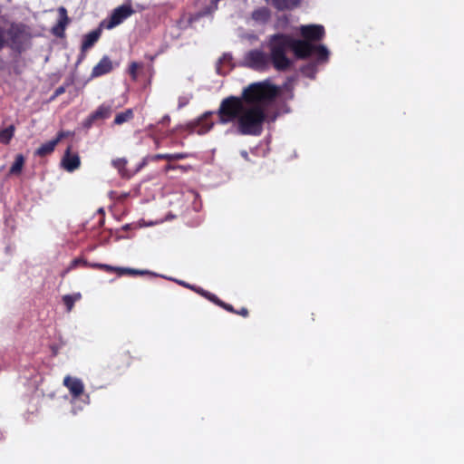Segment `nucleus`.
Instances as JSON below:
<instances>
[{"instance_id":"f257e3e1","label":"nucleus","mask_w":464,"mask_h":464,"mask_svg":"<svg viewBox=\"0 0 464 464\" xmlns=\"http://www.w3.org/2000/svg\"><path fill=\"white\" fill-rule=\"evenodd\" d=\"M278 93L279 88L268 80L247 85L240 96L221 101L217 112L219 123L231 124L240 135H260Z\"/></svg>"},{"instance_id":"f03ea898","label":"nucleus","mask_w":464,"mask_h":464,"mask_svg":"<svg viewBox=\"0 0 464 464\" xmlns=\"http://www.w3.org/2000/svg\"><path fill=\"white\" fill-rule=\"evenodd\" d=\"M270 55L260 49L250 50L244 55L242 64L256 71H266L271 63L278 71H285L291 65L286 51L292 50L297 58L303 59L313 46L306 42L297 41L291 35L276 34L269 37Z\"/></svg>"},{"instance_id":"7ed1b4c3","label":"nucleus","mask_w":464,"mask_h":464,"mask_svg":"<svg viewBox=\"0 0 464 464\" xmlns=\"http://www.w3.org/2000/svg\"><path fill=\"white\" fill-rule=\"evenodd\" d=\"M300 32L303 37V42H306L313 46V51L310 52L304 58L314 57L319 63H324L328 60L329 51L324 45H316L312 41L321 40L324 35V28L319 24L302 25Z\"/></svg>"},{"instance_id":"20e7f679","label":"nucleus","mask_w":464,"mask_h":464,"mask_svg":"<svg viewBox=\"0 0 464 464\" xmlns=\"http://www.w3.org/2000/svg\"><path fill=\"white\" fill-rule=\"evenodd\" d=\"M134 13L135 11L132 8L130 0H127L126 3L116 7L111 14L110 17L102 22L101 26L111 30L120 25Z\"/></svg>"},{"instance_id":"39448f33","label":"nucleus","mask_w":464,"mask_h":464,"mask_svg":"<svg viewBox=\"0 0 464 464\" xmlns=\"http://www.w3.org/2000/svg\"><path fill=\"white\" fill-rule=\"evenodd\" d=\"M63 383L72 397V403H74L75 400L84 392V384L79 378L67 375L64 377Z\"/></svg>"},{"instance_id":"423d86ee","label":"nucleus","mask_w":464,"mask_h":464,"mask_svg":"<svg viewBox=\"0 0 464 464\" xmlns=\"http://www.w3.org/2000/svg\"><path fill=\"white\" fill-rule=\"evenodd\" d=\"M8 40L13 48H19L24 40L25 30L22 24H12L7 32Z\"/></svg>"},{"instance_id":"0eeeda50","label":"nucleus","mask_w":464,"mask_h":464,"mask_svg":"<svg viewBox=\"0 0 464 464\" xmlns=\"http://www.w3.org/2000/svg\"><path fill=\"white\" fill-rule=\"evenodd\" d=\"M61 165L66 171L72 172L80 168V157L77 153H72L68 148L61 160Z\"/></svg>"},{"instance_id":"6e6552de","label":"nucleus","mask_w":464,"mask_h":464,"mask_svg":"<svg viewBox=\"0 0 464 464\" xmlns=\"http://www.w3.org/2000/svg\"><path fill=\"white\" fill-rule=\"evenodd\" d=\"M58 14L59 19L57 24L53 28V34L56 36L61 37L63 35L65 27L69 23V18L67 15V10L63 6L58 8Z\"/></svg>"},{"instance_id":"1a4fd4ad","label":"nucleus","mask_w":464,"mask_h":464,"mask_svg":"<svg viewBox=\"0 0 464 464\" xmlns=\"http://www.w3.org/2000/svg\"><path fill=\"white\" fill-rule=\"evenodd\" d=\"M65 136L64 132H59L57 137L52 140H49L44 144H42L37 150L35 151V154L44 157L50 153H52L56 147V145L60 142V140Z\"/></svg>"},{"instance_id":"9d476101","label":"nucleus","mask_w":464,"mask_h":464,"mask_svg":"<svg viewBox=\"0 0 464 464\" xmlns=\"http://www.w3.org/2000/svg\"><path fill=\"white\" fill-rule=\"evenodd\" d=\"M271 17V12L267 7L262 6L255 9L251 14V19L256 24H266Z\"/></svg>"},{"instance_id":"9b49d317","label":"nucleus","mask_w":464,"mask_h":464,"mask_svg":"<svg viewBox=\"0 0 464 464\" xmlns=\"http://www.w3.org/2000/svg\"><path fill=\"white\" fill-rule=\"evenodd\" d=\"M111 70V61L105 56L93 67L92 76L98 77L110 72Z\"/></svg>"},{"instance_id":"f8f14e48","label":"nucleus","mask_w":464,"mask_h":464,"mask_svg":"<svg viewBox=\"0 0 464 464\" xmlns=\"http://www.w3.org/2000/svg\"><path fill=\"white\" fill-rule=\"evenodd\" d=\"M92 266L104 269V270L110 271V272L114 271V272H117L119 275H125V274L143 275V274L147 273L146 271L134 270V269H130V268L114 267V266L105 265V264H93V265H92Z\"/></svg>"},{"instance_id":"ddd939ff","label":"nucleus","mask_w":464,"mask_h":464,"mask_svg":"<svg viewBox=\"0 0 464 464\" xmlns=\"http://www.w3.org/2000/svg\"><path fill=\"white\" fill-rule=\"evenodd\" d=\"M211 114V112L205 113L200 119H198L197 122V126L195 127L194 131L198 134L202 135L207 133L211 130L214 123L208 120V117Z\"/></svg>"},{"instance_id":"4468645a","label":"nucleus","mask_w":464,"mask_h":464,"mask_svg":"<svg viewBox=\"0 0 464 464\" xmlns=\"http://www.w3.org/2000/svg\"><path fill=\"white\" fill-rule=\"evenodd\" d=\"M111 113V107L110 105L102 104L101 105L89 118V125L100 119H107L110 117Z\"/></svg>"},{"instance_id":"2eb2a0df","label":"nucleus","mask_w":464,"mask_h":464,"mask_svg":"<svg viewBox=\"0 0 464 464\" xmlns=\"http://www.w3.org/2000/svg\"><path fill=\"white\" fill-rule=\"evenodd\" d=\"M277 10L292 9L298 5L300 0H266Z\"/></svg>"},{"instance_id":"dca6fc26","label":"nucleus","mask_w":464,"mask_h":464,"mask_svg":"<svg viewBox=\"0 0 464 464\" xmlns=\"http://www.w3.org/2000/svg\"><path fill=\"white\" fill-rule=\"evenodd\" d=\"M100 34V30H94L84 35L82 50L86 51L90 49L98 41Z\"/></svg>"},{"instance_id":"f3484780","label":"nucleus","mask_w":464,"mask_h":464,"mask_svg":"<svg viewBox=\"0 0 464 464\" xmlns=\"http://www.w3.org/2000/svg\"><path fill=\"white\" fill-rule=\"evenodd\" d=\"M15 131V127L10 125L6 128L0 129V143L8 144L13 139Z\"/></svg>"},{"instance_id":"a211bd4d","label":"nucleus","mask_w":464,"mask_h":464,"mask_svg":"<svg viewBox=\"0 0 464 464\" xmlns=\"http://www.w3.org/2000/svg\"><path fill=\"white\" fill-rule=\"evenodd\" d=\"M24 164V158L23 155L18 154L15 157L14 162L10 168V174H19L22 171L23 166Z\"/></svg>"},{"instance_id":"6ab92c4d","label":"nucleus","mask_w":464,"mask_h":464,"mask_svg":"<svg viewBox=\"0 0 464 464\" xmlns=\"http://www.w3.org/2000/svg\"><path fill=\"white\" fill-rule=\"evenodd\" d=\"M82 298V295L80 293H75L73 295H66L63 297V301L64 304L67 306V310L70 312L74 303L79 301Z\"/></svg>"},{"instance_id":"aec40b11","label":"nucleus","mask_w":464,"mask_h":464,"mask_svg":"<svg viewBox=\"0 0 464 464\" xmlns=\"http://www.w3.org/2000/svg\"><path fill=\"white\" fill-rule=\"evenodd\" d=\"M112 166L118 169L119 173L122 177H129V174L127 173L125 167L127 164V160L124 158H119L112 160Z\"/></svg>"},{"instance_id":"412c9836","label":"nucleus","mask_w":464,"mask_h":464,"mask_svg":"<svg viewBox=\"0 0 464 464\" xmlns=\"http://www.w3.org/2000/svg\"><path fill=\"white\" fill-rule=\"evenodd\" d=\"M133 116V112L131 110H127L124 112H121L116 115L114 119V123L117 125L122 124L123 122L128 121Z\"/></svg>"},{"instance_id":"4be33fe9","label":"nucleus","mask_w":464,"mask_h":464,"mask_svg":"<svg viewBox=\"0 0 464 464\" xmlns=\"http://www.w3.org/2000/svg\"><path fill=\"white\" fill-rule=\"evenodd\" d=\"M156 159H164L168 160H179L187 158L185 153H174V154H158L155 156Z\"/></svg>"},{"instance_id":"5701e85b","label":"nucleus","mask_w":464,"mask_h":464,"mask_svg":"<svg viewBox=\"0 0 464 464\" xmlns=\"http://www.w3.org/2000/svg\"><path fill=\"white\" fill-rule=\"evenodd\" d=\"M200 294H202L203 295H205L206 297H208L209 300L215 302V303H218L220 305H223L227 310L228 311H232V307L231 305H228V304H223L222 303H220L218 298L214 295H211L209 293H207L203 290L199 291Z\"/></svg>"},{"instance_id":"b1692460","label":"nucleus","mask_w":464,"mask_h":464,"mask_svg":"<svg viewBox=\"0 0 464 464\" xmlns=\"http://www.w3.org/2000/svg\"><path fill=\"white\" fill-rule=\"evenodd\" d=\"M139 68V64L137 63H132L130 66L129 72L132 76L133 79H136L137 75V70Z\"/></svg>"},{"instance_id":"393cba45","label":"nucleus","mask_w":464,"mask_h":464,"mask_svg":"<svg viewBox=\"0 0 464 464\" xmlns=\"http://www.w3.org/2000/svg\"><path fill=\"white\" fill-rule=\"evenodd\" d=\"M82 262L80 259H74L71 262L70 266L67 267V269L63 272V276L67 274L70 270L75 268L79 264H82Z\"/></svg>"},{"instance_id":"a878e982","label":"nucleus","mask_w":464,"mask_h":464,"mask_svg":"<svg viewBox=\"0 0 464 464\" xmlns=\"http://www.w3.org/2000/svg\"><path fill=\"white\" fill-rule=\"evenodd\" d=\"M5 43V33H4L3 29L0 28V49H2L4 47Z\"/></svg>"},{"instance_id":"bb28decb","label":"nucleus","mask_w":464,"mask_h":464,"mask_svg":"<svg viewBox=\"0 0 464 464\" xmlns=\"http://www.w3.org/2000/svg\"><path fill=\"white\" fill-rule=\"evenodd\" d=\"M188 102V99L186 97H181L179 99V107L181 108L185 106Z\"/></svg>"},{"instance_id":"cd10ccee","label":"nucleus","mask_w":464,"mask_h":464,"mask_svg":"<svg viewBox=\"0 0 464 464\" xmlns=\"http://www.w3.org/2000/svg\"><path fill=\"white\" fill-rule=\"evenodd\" d=\"M240 154L245 160H248V153L246 150H242Z\"/></svg>"},{"instance_id":"c85d7f7f","label":"nucleus","mask_w":464,"mask_h":464,"mask_svg":"<svg viewBox=\"0 0 464 464\" xmlns=\"http://www.w3.org/2000/svg\"><path fill=\"white\" fill-rule=\"evenodd\" d=\"M239 314L246 316L247 314V310L246 308H242L239 312Z\"/></svg>"},{"instance_id":"c756f323","label":"nucleus","mask_w":464,"mask_h":464,"mask_svg":"<svg viewBox=\"0 0 464 464\" xmlns=\"http://www.w3.org/2000/svg\"><path fill=\"white\" fill-rule=\"evenodd\" d=\"M220 0H213V10L217 9L218 7V3L219 2Z\"/></svg>"},{"instance_id":"7c9ffc66","label":"nucleus","mask_w":464,"mask_h":464,"mask_svg":"<svg viewBox=\"0 0 464 464\" xmlns=\"http://www.w3.org/2000/svg\"><path fill=\"white\" fill-rule=\"evenodd\" d=\"M63 92V88H59V89H57V91H56V94H60V93H62Z\"/></svg>"},{"instance_id":"2f4dec72","label":"nucleus","mask_w":464,"mask_h":464,"mask_svg":"<svg viewBox=\"0 0 464 464\" xmlns=\"http://www.w3.org/2000/svg\"><path fill=\"white\" fill-rule=\"evenodd\" d=\"M144 165H145V162L143 161V162L140 164V166L137 169V171H138L140 168H142Z\"/></svg>"},{"instance_id":"473e14b6","label":"nucleus","mask_w":464,"mask_h":464,"mask_svg":"<svg viewBox=\"0 0 464 464\" xmlns=\"http://www.w3.org/2000/svg\"><path fill=\"white\" fill-rule=\"evenodd\" d=\"M223 60H227V57H223V59H220V62H223Z\"/></svg>"},{"instance_id":"72a5a7b5","label":"nucleus","mask_w":464,"mask_h":464,"mask_svg":"<svg viewBox=\"0 0 464 464\" xmlns=\"http://www.w3.org/2000/svg\"><path fill=\"white\" fill-rule=\"evenodd\" d=\"M223 60H227V57H223V59H220V62H223Z\"/></svg>"}]
</instances>
